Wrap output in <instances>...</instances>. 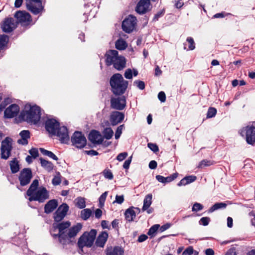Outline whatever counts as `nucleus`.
<instances>
[{"instance_id":"dca6fc26","label":"nucleus","mask_w":255,"mask_h":255,"mask_svg":"<svg viewBox=\"0 0 255 255\" xmlns=\"http://www.w3.org/2000/svg\"><path fill=\"white\" fill-rule=\"evenodd\" d=\"M32 172L30 169H23L20 172L19 180L21 185L25 186L28 184L32 178Z\"/></svg>"},{"instance_id":"f03ea898","label":"nucleus","mask_w":255,"mask_h":255,"mask_svg":"<svg viewBox=\"0 0 255 255\" xmlns=\"http://www.w3.org/2000/svg\"><path fill=\"white\" fill-rule=\"evenodd\" d=\"M71 223L69 221L53 224V227L59 231L58 234L54 235V236L58 238L59 242L62 245L70 244L72 242L71 239L74 238L82 228L81 223H77L68 229Z\"/></svg>"},{"instance_id":"f3484780","label":"nucleus","mask_w":255,"mask_h":255,"mask_svg":"<svg viewBox=\"0 0 255 255\" xmlns=\"http://www.w3.org/2000/svg\"><path fill=\"white\" fill-rule=\"evenodd\" d=\"M125 118V114L119 111H113L110 116V121L112 126L122 123Z\"/></svg>"},{"instance_id":"58836bf2","label":"nucleus","mask_w":255,"mask_h":255,"mask_svg":"<svg viewBox=\"0 0 255 255\" xmlns=\"http://www.w3.org/2000/svg\"><path fill=\"white\" fill-rule=\"evenodd\" d=\"M186 41L189 44L188 49L187 50H193L195 48V44L193 38L191 37H187L186 39Z\"/></svg>"},{"instance_id":"b1692460","label":"nucleus","mask_w":255,"mask_h":255,"mask_svg":"<svg viewBox=\"0 0 255 255\" xmlns=\"http://www.w3.org/2000/svg\"><path fill=\"white\" fill-rule=\"evenodd\" d=\"M133 207H130L126 210L125 215L126 219L128 222H131L133 220V218L135 217V212L133 210Z\"/></svg>"},{"instance_id":"c9c22d12","label":"nucleus","mask_w":255,"mask_h":255,"mask_svg":"<svg viewBox=\"0 0 255 255\" xmlns=\"http://www.w3.org/2000/svg\"><path fill=\"white\" fill-rule=\"evenodd\" d=\"M217 114V110L213 107H210L208 110L207 114V118H212L214 117Z\"/></svg>"},{"instance_id":"603ef678","label":"nucleus","mask_w":255,"mask_h":255,"mask_svg":"<svg viewBox=\"0 0 255 255\" xmlns=\"http://www.w3.org/2000/svg\"><path fill=\"white\" fill-rule=\"evenodd\" d=\"M211 164V161L207 160H202L199 165L198 166V168H202L203 165L206 166H209Z\"/></svg>"},{"instance_id":"2eb2a0df","label":"nucleus","mask_w":255,"mask_h":255,"mask_svg":"<svg viewBox=\"0 0 255 255\" xmlns=\"http://www.w3.org/2000/svg\"><path fill=\"white\" fill-rule=\"evenodd\" d=\"M126 106V100L125 96L111 99V107L112 109L117 110H123Z\"/></svg>"},{"instance_id":"393cba45","label":"nucleus","mask_w":255,"mask_h":255,"mask_svg":"<svg viewBox=\"0 0 255 255\" xmlns=\"http://www.w3.org/2000/svg\"><path fill=\"white\" fill-rule=\"evenodd\" d=\"M124 250L119 246H115L113 250H108L107 251V255H124Z\"/></svg>"},{"instance_id":"7c9ffc66","label":"nucleus","mask_w":255,"mask_h":255,"mask_svg":"<svg viewBox=\"0 0 255 255\" xmlns=\"http://www.w3.org/2000/svg\"><path fill=\"white\" fill-rule=\"evenodd\" d=\"M104 137L107 139H110L112 138L114 131L111 128H105L103 132Z\"/></svg>"},{"instance_id":"ddd939ff","label":"nucleus","mask_w":255,"mask_h":255,"mask_svg":"<svg viewBox=\"0 0 255 255\" xmlns=\"http://www.w3.org/2000/svg\"><path fill=\"white\" fill-rule=\"evenodd\" d=\"M16 27V22L12 17L5 18L0 25L2 30L6 33H9L12 31Z\"/></svg>"},{"instance_id":"052dcab7","label":"nucleus","mask_w":255,"mask_h":255,"mask_svg":"<svg viewBox=\"0 0 255 255\" xmlns=\"http://www.w3.org/2000/svg\"><path fill=\"white\" fill-rule=\"evenodd\" d=\"M147 238L148 237L147 235L145 234H142L138 237L137 241L139 243H141L145 241Z\"/></svg>"},{"instance_id":"4c0bfd02","label":"nucleus","mask_w":255,"mask_h":255,"mask_svg":"<svg viewBox=\"0 0 255 255\" xmlns=\"http://www.w3.org/2000/svg\"><path fill=\"white\" fill-rule=\"evenodd\" d=\"M107 194L108 192H105L101 195L99 199V207L101 208H103L104 205V203L107 196Z\"/></svg>"},{"instance_id":"1a4fd4ad","label":"nucleus","mask_w":255,"mask_h":255,"mask_svg":"<svg viewBox=\"0 0 255 255\" xmlns=\"http://www.w3.org/2000/svg\"><path fill=\"white\" fill-rule=\"evenodd\" d=\"M12 139L9 137H6L2 141L1 144L0 152L1 158L4 159H7L10 155L12 150Z\"/></svg>"},{"instance_id":"ea45409f","label":"nucleus","mask_w":255,"mask_h":255,"mask_svg":"<svg viewBox=\"0 0 255 255\" xmlns=\"http://www.w3.org/2000/svg\"><path fill=\"white\" fill-rule=\"evenodd\" d=\"M124 127H125L124 125H122L117 128V130L116 131L115 135V138L116 139H118L120 138L121 135L122 133V130L123 129Z\"/></svg>"},{"instance_id":"c756f323","label":"nucleus","mask_w":255,"mask_h":255,"mask_svg":"<svg viewBox=\"0 0 255 255\" xmlns=\"http://www.w3.org/2000/svg\"><path fill=\"white\" fill-rule=\"evenodd\" d=\"M92 215V211L90 209H85L81 211V218L85 220H87Z\"/></svg>"},{"instance_id":"13d9d810","label":"nucleus","mask_w":255,"mask_h":255,"mask_svg":"<svg viewBox=\"0 0 255 255\" xmlns=\"http://www.w3.org/2000/svg\"><path fill=\"white\" fill-rule=\"evenodd\" d=\"M225 255H237L236 249L235 247H232L230 249Z\"/></svg>"},{"instance_id":"4468645a","label":"nucleus","mask_w":255,"mask_h":255,"mask_svg":"<svg viewBox=\"0 0 255 255\" xmlns=\"http://www.w3.org/2000/svg\"><path fill=\"white\" fill-rule=\"evenodd\" d=\"M243 132L246 133V141L248 144L253 145L255 143V127L247 126L241 130V134L244 136Z\"/></svg>"},{"instance_id":"7ed1b4c3","label":"nucleus","mask_w":255,"mask_h":255,"mask_svg":"<svg viewBox=\"0 0 255 255\" xmlns=\"http://www.w3.org/2000/svg\"><path fill=\"white\" fill-rule=\"evenodd\" d=\"M49 134L56 136L61 143L68 144L70 137L66 127H60L59 122L49 115Z\"/></svg>"},{"instance_id":"c03bdc74","label":"nucleus","mask_w":255,"mask_h":255,"mask_svg":"<svg viewBox=\"0 0 255 255\" xmlns=\"http://www.w3.org/2000/svg\"><path fill=\"white\" fill-rule=\"evenodd\" d=\"M29 153L33 158H36L39 155L38 149L36 148H32L29 150Z\"/></svg>"},{"instance_id":"3c124183","label":"nucleus","mask_w":255,"mask_h":255,"mask_svg":"<svg viewBox=\"0 0 255 255\" xmlns=\"http://www.w3.org/2000/svg\"><path fill=\"white\" fill-rule=\"evenodd\" d=\"M210 221V219L209 217H203L200 220V224L203 226H207Z\"/></svg>"},{"instance_id":"37998d69","label":"nucleus","mask_w":255,"mask_h":255,"mask_svg":"<svg viewBox=\"0 0 255 255\" xmlns=\"http://www.w3.org/2000/svg\"><path fill=\"white\" fill-rule=\"evenodd\" d=\"M147 146L154 152H156L159 151V148L157 145L155 143H148Z\"/></svg>"},{"instance_id":"cd10ccee","label":"nucleus","mask_w":255,"mask_h":255,"mask_svg":"<svg viewBox=\"0 0 255 255\" xmlns=\"http://www.w3.org/2000/svg\"><path fill=\"white\" fill-rule=\"evenodd\" d=\"M10 168L12 173H15L19 170V165L16 159L14 158L10 162Z\"/></svg>"},{"instance_id":"a18cd8bd","label":"nucleus","mask_w":255,"mask_h":255,"mask_svg":"<svg viewBox=\"0 0 255 255\" xmlns=\"http://www.w3.org/2000/svg\"><path fill=\"white\" fill-rule=\"evenodd\" d=\"M203 208V206L198 203H195L194 204L192 207V211L194 212H197L202 210Z\"/></svg>"},{"instance_id":"473e14b6","label":"nucleus","mask_w":255,"mask_h":255,"mask_svg":"<svg viewBox=\"0 0 255 255\" xmlns=\"http://www.w3.org/2000/svg\"><path fill=\"white\" fill-rule=\"evenodd\" d=\"M75 201L76 202V206L79 209H83L86 207V202L84 198L79 197L77 198Z\"/></svg>"},{"instance_id":"39448f33","label":"nucleus","mask_w":255,"mask_h":255,"mask_svg":"<svg viewBox=\"0 0 255 255\" xmlns=\"http://www.w3.org/2000/svg\"><path fill=\"white\" fill-rule=\"evenodd\" d=\"M111 91L115 95L121 96L124 94L128 88V82L124 80L119 73L114 74L110 78Z\"/></svg>"},{"instance_id":"09e8293b","label":"nucleus","mask_w":255,"mask_h":255,"mask_svg":"<svg viewBox=\"0 0 255 255\" xmlns=\"http://www.w3.org/2000/svg\"><path fill=\"white\" fill-rule=\"evenodd\" d=\"M193 248L190 246L186 248L182 253V255H192L193 253Z\"/></svg>"},{"instance_id":"412c9836","label":"nucleus","mask_w":255,"mask_h":255,"mask_svg":"<svg viewBox=\"0 0 255 255\" xmlns=\"http://www.w3.org/2000/svg\"><path fill=\"white\" fill-rule=\"evenodd\" d=\"M19 111L18 106L16 104H12L5 109L4 115L7 118H11L16 116Z\"/></svg>"},{"instance_id":"f257e3e1","label":"nucleus","mask_w":255,"mask_h":255,"mask_svg":"<svg viewBox=\"0 0 255 255\" xmlns=\"http://www.w3.org/2000/svg\"><path fill=\"white\" fill-rule=\"evenodd\" d=\"M41 109L36 105L26 104L24 109L21 112L19 118L30 125H37L39 127L44 126L48 131V120H41Z\"/></svg>"},{"instance_id":"aec40b11","label":"nucleus","mask_w":255,"mask_h":255,"mask_svg":"<svg viewBox=\"0 0 255 255\" xmlns=\"http://www.w3.org/2000/svg\"><path fill=\"white\" fill-rule=\"evenodd\" d=\"M14 17L20 23H26L28 24L31 21V15L26 12L22 11H18L15 14Z\"/></svg>"},{"instance_id":"de8ad7c7","label":"nucleus","mask_w":255,"mask_h":255,"mask_svg":"<svg viewBox=\"0 0 255 255\" xmlns=\"http://www.w3.org/2000/svg\"><path fill=\"white\" fill-rule=\"evenodd\" d=\"M185 177L187 184L195 181L197 179V177L194 175L187 176Z\"/></svg>"},{"instance_id":"a878e982","label":"nucleus","mask_w":255,"mask_h":255,"mask_svg":"<svg viewBox=\"0 0 255 255\" xmlns=\"http://www.w3.org/2000/svg\"><path fill=\"white\" fill-rule=\"evenodd\" d=\"M9 41V37L7 35L2 34L0 35V51L5 49Z\"/></svg>"},{"instance_id":"bb28decb","label":"nucleus","mask_w":255,"mask_h":255,"mask_svg":"<svg viewBox=\"0 0 255 255\" xmlns=\"http://www.w3.org/2000/svg\"><path fill=\"white\" fill-rule=\"evenodd\" d=\"M151 200V194H148L145 196L143 201V206L142 208V210L143 211L147 210L148 209V208L150 206L152 203Z\"/></svg>"},{"instance_id":"49530a36","label":"nucleus","mask_w":255,"mask_h":255,"mask_svg":"<svg viewBox=\"0 0 255 255\" xmlns=\"http://www.w3.org/2000/svg\"><path fill=\"white\" fill-rule=\"evenodd\" d=\"M178 175V173H174L170 176L165 177V183L172 181L177 177Z\"/></svg>"},{"instance_id":"79ce46f5","label":"nucleus","mask_w":255,"mask_h":255,"mask_svg":"<svg viewBox=\"0 0 255 255\" xmlns=\"http://www.w3.org/2000/svg\"><path fill=\"white\" fill-rule=\"evenodd\" d=\"M134 85H136L140 90H143L145 88V83L140 80H135L133 82Z\"/></svg>"},{"instance_id":"423d86ee","label":"nucleus","mask_w":255,"mask_h":255,"mask_svg":"<svg viewBox=\"0 0 255 255\" xmlns=\"http://www.w3.org/2000/svg\"><path fill=\"white\" fill-rule=\"evenodd\" d=\"M97 230L92 229L88 232H85L79 238L77 242V246L79 249L80 254H85L84 248H91L93 246L94 241L97 235Z\"/></svg>"},{"instance_id":"5701e85b","label":"nucleus","mask_w":255,"mask_h":255,"mask_svg":"<svg viewBox=\"0 0 255 255\" xmlns=\"http://www.w3.org/2000/svg\"><path fill=\"white\" fill-rule=\"evenodd\" d=\"M19 135L21 138L17 140V142L22 145L27 144L28 139L30 138V132L27 130H23L20 132Z\"/></svg>"},{"instance_id":"69168bd1","label":"nucleus","mask_w":255,"mask_h":255,"mask_svg":"<svg viewBox=\"0 0 255 255\" xmlns=\"http://www.w3.org/2000/svg\"><path fill=\"white\" fill-rule=\"evenodd\" d=\"M85 152L87 154L90 155L92 156L97 155L99 154V153L97 151L94 150H85Z\"/></svg>"},{"instance_id":"a19ab883","label":"nucleus","mask_w":255,"mask_h":255,"mask_svg":"<svg viewBox=\"0 0 255 255\" xmlns=\"http://www.w3.org/2000/svg\"><path fill=\"white\" fill-rule=\"evenodd\" d=\"M103 175L106 178L110 180L113 179V175L111 170L109 169H105L103 172Z\"/></svg>"},{"instance_id":"0eeeda50","label":"nucleus","mask_w":255,"mask_h":255,"mask_svg":"<svg viewBox=\"0 0 255 255\" xmlns=\"http://www.w3.org/2000/svg\"><path fill=\"white\" fill-rule=\"evenodd\" d=\"M107 64H125L126 59L122 56L118 55V52L115 50L108 51L106 54Z\"/></svg>"},{"instance_id":"8fccbe9b","label":"nucleus","mask_w":255,"mask_h":255,"mask_svg":"<svg viewBox=\"0 0 255 255\" xmlns=\"http://www.w3.org/2000/svg\"><path fill=\"white\" fill-rule=\"evenodd\" d=\"M124 76L128 79H131L132 78V72L130 68L128 69L125 71Z\"/></svg>"},{"instance_id":"9b49d317","label":"nucleus","mask_w":255,"mask_h":255,"mask_svg":"<svg viewBox=\"0 0 255 255\" xmlns=\"http://www.w3.org/2000/svg\"><path fill=\"white\" fill-rule=\"evenodd\" d=\"M69 207L66 203H63L60 205L57 210L53 214V219L56 223L61 222L66 216L69 211Z\"/></svg>"},{"instance_id":"864d4df0","label":"nucleus","mask_w":255,"mask_h":255,"mask_svg":"<svg viewBox=\"0 0 255 255\" xmlns=\"http://www.w3.org/2000/svg\"><path fill=\"white\" fill-rule=\"evenodd\" d=\"M158 98L161 102H164L166 101V95L164 92L161 91L158 94Z\"/></svg>"},{"instance_id":"f8f14e48","label":"nucleus","mask_w":255,"mask_h":255,"mask_svg":"<svg viewBox=\"0 0 255 255\" xmlns=\"http://www.w3.org/2000/svg\"><path fill=\"white\" fill-rule=\"evenodd\" d=\"M27 9L34 14H37L43 9L41 0H27L26 2Z\"/></svg>"},{"instance_id":"9d476101","label":"nucleus","mask_w":255,"mask_h":255,"mask_svg":"<svg viewBox=\"0 0 255 255\" xmlns=\"http://www.w3.org/2000/svg\"><path fill=\"white\" fill-rule=\"evenodd\" d=\"M136 23V18L132 15H129L123 21L122 28L126 32L130 33L135 28Z\"/></svg>"},{"instance_id":"72a5a7b5","label":"nucleus","mask_w":255,"mask_h":255,"mask_svg":"<svg viewBox=\"0 0 255 255\" xmlns=\"http://www.w3.org/2000/svg\"><path fill=\"white\" fill-rule=\"evenodd\" d=\"M58 205V201L56 199L49 200V213L52 212L57 208Z\"/></svg>"},{"instance_id":"c85d7f7f","label":"nucleus","mask_w":255,"mask_h":255,"mask_svg":"<svg viewBox=\"0 0 255 255\" xmlns=\"http://www.w3.org/2000/svg\"><path fill=\"white\" fill-rule=\"evenodd\" d=\"M115 46L117 49L122 50L127 48L128 44L124 40L119 39L116 42Z\"/></svg>"},{"instance_id":"338daca9","label":"nucleus","mask_w":255,"mask_h":255,"mask_svg":"<svg viewBox=\"0 0 255 255\" xmlns=\"http://www.w3.org/2000/svg\"><path fill=\"white\" fill-rule=\"evenodd\" d=\"M95 214L96 218L100 219L102 215V211L100 209H97L95 211Z\"/></svg>"},{"instance_id":"5fc2aeb1","label":"nucleus","mask_w":255,"mask_h":255,"mask_svg":"<svg viewBox=\"0 0 255 255\" xmlns=\"http://www.w3.org/2000/svg\"><path fill=\"white\" fill-rule=\"evenodd\" d=\"M128 156L127 152H122L120 153L117 157V159L120 161L125 159Z\"/></svg>"},{"instance_id":"e433bc0d","label":"nucleus","mask_w":255,"mask_h":255,"mask_svg":"<svg viewBox=\"0 0 255 255\" xmlns=\"http://www.w3.org/2000/svg\"><path fill=\"white\" fill-rule=\"evenodd\" d=\"M61 182V180L60 174L59 172H57L56 175H55L52 180V183L54 185L56 186L59 185Z\"/></svg>"},{"instance_id":"680f3d73","label":"nucleus","mask_w":255,"mask_h":255,"mask_svg":"<svg viewBox=\"0 0 255 255\" xmlns=\"http://www.w3.org/2000/svg\"><path fill=\"white\" fill-rule=\"evenodd\" d=\"M157 162L155 160H151L149 163V167L151 169H155L157 167Z\"/></svg>"},{"instance_id":"bf43d9fd","label":"nucleus","mask_w":255,"mask_h":255,"mask_svg":"<svg viewBox=\"0 0 255 255\" xmlns=\"http://www.w3.org/2000/svg\"><path fill=\"white\" fill-rule=\"evenodd\" d=\"M171 224L170 223H166L162 226H161L160 228V231L161 232H164L165 230L169 229L171 226Z\"/></svg>"},{"instance_id":"4be33fe9","label":"nucleus","mask_w":255,"mask_h":255,"mask_svg":"<svg viewBox=\"0 0 255 255\" xmlns=\"http://www.w3.org/2000/svg\"><path fill=\"white\" fill-rule=\"evenodd\" d=\"M108 238V234L106 231L102 232L96 240L95 246L93 247L95 250V247L103 248Z\"/></svg>"},{"instance_id":"6e6d98bb","label":"nucleus","mask_w":255,"mask_h":255,"mask_svg":"<svg viewBox=\"0 0 255 255\" xmlns=\"http://www.w3.org/2000/svg\"><path fill=\"white\" fill-rule=\"evenodd\" d=\"M132 156L129 157L127 160H126L123 165L124 168L126 169H128L129 165L131 162Z\"/></svg>"},{"instance_id":"e2e57ef3","label":"nucleus","mask_w":255,"mask_h":255,"mask_svg":"<svg viewBox=\"0 0 255 255\" xmlns=\"http://www.w3.org/2000/svg\"><path fill=\"white\" fill-rule=\"evenodd\" d=\"M119 220L115 219L112 222V226L114 229H116L117 231L119 230L118 224H119Z\"/></svg>"},{"instance_id":"2f4dec72","label":"nucleus","mask_w":255,"mask_h":255,"mask_svg":"<svg viewBox=\"0 0 255 255\" xmlns=\"http://www.w3.org/2000/svg\"><path fill=\"white\" fill-rule=\"evenodd\" d=\"M227 205L224 203H217L213 205L209 210V212H213L214 211L221 208H225Z\"/></svg>"},{"instance_id":"6ab92c4d","label":"nucleus","mask_w":255,"mask_h":255,"mask_svg":"<svg viewBox=\"0 0 255 255\" xmlns=\"http://www.w3.org/2000/svg\"><path fill=\"white\" fill-rule=\"evenodd\" d=\"M149 0H140L136 7V11L139 14H144L150 9Z\"/></svg>"},{"instance_id":"f704fd0d","label":"nucleus","mask_w":255,"mask_h":255,"mask_svg":"<svg viewBox=\"0 0 255 255\" xmlns=\"http://www.w3.org/2000/svg\"><path fill=\"white\" fill-rule=\"evenodd\" d=\"M159 227L160 225L158 224L154 225L148 230L147 235L150 236L151 237H154L155 233L157 232Z\"/></svg>"},{"instance_id":"20e7f679","label":"nucleus","mask_w":255,"mask_h":255,"mask_svg":"<svg viewBox=\"0 0 255 255\" xmlns=\"http://www.w3.org/2000/svg\"><path fill=\"white\" fill-rule=\"evenodd\" d=\"M26 195L29 201H36L43 203L48 198L46 188L42 186H39L37 179L34 180L27 190Z\"/></svg>"},{"instance_id":"6e6552de","label":"nucleus","mask_w":255,"mask_h":255,"mask_svg":"<svg viewBox=\"0 0 255 255\" xmlns=\"http://www.w3.org/2000/svg\"><path fill=\"white\" fill-rule=\"evenodd\" d=\"M72 144L78 148H82L87 144V139L82 132L76 131L71 138Z\"/></svg>"},{"instance_id":"a211bd4d","label":"nucleus","mask_w":255,"mask_h":255,"mask_svg":"<svg viewBox=\"0 0 255 255\" xmlns=\"http://www.w3.org/2000/svg\"><path fill=\"white\" fill-rule=\"evenodd\" d=\"M103 138L100 131L95 129H93L90 132L88 137V139L94 144H102Z\"/></svg>"},{"instance_id":"774afa93","label":"nucleus","mask_w":255,"mask_h":255,"mask_svg":"<svg viewBox=\"0 0 255 255\" xmlns=\"http://www.w3.org/2000/svg\"><path fill=\"white\" fill-rule=\"evenodd\" d=\"M205 253L206 255H214L215 253L213 249H207L205 250Z\"/></svg>"},{"instance_id":"0e129e2a","label":"nucleus","mask_w":255,"mask_h":255,"mask_svg":"<svg viewBox=\"0 0 255 255\" xmlns=\"http://www.w3.org/2000/svg\"><path fill=\"white\" fill-rule=\"evenodd\" d=\"M101 226L103 229H109L110 227L109 226V222L106 220H103L101 222Z\"/></svg>"},{"instance_id":"4d7b16f0","label":"nucleus","mask_w":255,"mask_h":255,"mask_svg":"<svg viewBox=\"0 0 255 255\" xmlns=\"http://www.w3.org/2000/svg\"><path fill=\"white\" fill-rule=\"evenodd\" d=\"M124 201V197L123 195L119 196L117 195L116 196V200L114 202V203L116 202L118 204H121L123 203Z\"/></svg>"}]
</instances>
